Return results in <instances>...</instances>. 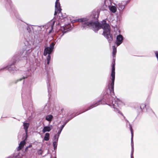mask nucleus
Segmentation results:
<instances>
[{
	"mask_svg": "<svg viewBox=\"0 0 158 158\" xmlns=\"http://www.w3.org/2000/svg\"><path fill=\"white\" fill-rule=\"evenodd\" d=\"M7 158H13V157L11 156H9V157H7Z\"/></svg>",
	"mask_w": 158,
	"mask_h": 158,
	"instance_id": "32",
	"label": "nucleus"
},
{
	"mask_svg": "<svg viewBox=\"0 0 158 158\" xmlns=\"http://www.w3.org/2000/svg\"><path fill=\"white\" fill-rule=\"evenodd\" d=\"M115 64L114 63H113L112 65V71L111 76L112 77L111 82L109 84L108 88L110 90V94L108 95L109 97L110 98V100H108L109 102L108 104L109 106H112L115 111H118V113L120 114L123 116L124 118L125 117L123 115V114L121 113L118 110V107L120 106V105L121 103V101L118 98H114L113 96L114 95V84L115 79Z\"/></svg>",
	"mask_w": 158,
	"mask_h": 158,
	"instance_id": "2",
	"label": "nucleus"
},
{
	"mask_svg": "<svg viewBox=\"0 0 158 158\" xmlns=\"http://www.w3.org/2000/svg\"><path fill=\"white\" fill-rule=\"evenodd\" d=\"M25 143V140L22 141L21 142L19 145V146L18 147L17 150H19L21 149L24 146V145Z\"/></svg>",
	"mask_w": 158,
	"mask_h": 158,
	"instance_id": "13",
	"label": "nucleus"
},
{
	"mask_svg": "<svg viewBox=\"0 0 158 158\" xmlns=\"http://www.w3.org/2000/svg\"><path fill=\"white\" fill-rule=\"evenodd\" d=\"M131 158H133V152H134V145H133V135L132 133V137L131 138Z\"/></svg>",
	"mask_w": 158,
	"mask_h": 158,
	"instance_id": "10",
	"label": "nucleus"
},
{
	"mask_svg": "<svg viewBox=\"0 0 158 158\" xmlns=\"http://www.w3.org/2000/svg\"><path fill=\"white\" fill-rule=\"evenodd\" d=\"M57 140L56 141H54L53 143V145L54 147V149L55 150L56 149L57 147Z\"/></svg>",
	"mask_w": 158,
	"mask_h": 158,
	"instance_id": "22",
	"label": "nucleus"
},
{
	"mask_svg": "<svg viewBox=\"0 0 158 158\" xmlns=\"http://www.w3.org/2000/svg\"><path fill=\"white\" fill-rule=\"evenodd\" d=\"M52 128V126L51 125L45 126L42 130V132L44 133L46 132L50 131Z\"/></svg>",
	"mask_w": 158,
	"mask_h": 158,
	"instance_id": "9",
	"label": "nucleus"
},
{
	"mask_svg": "<svg viewBox=\"0 0 158 158\" xmlns=\"http://www.w3.org/2000/svg\"><path fill=\"white\" fill-rule=\"evenodd\" d=\"M110 10L113 13H115L116 11V8L114 6H112L110 8Z\"/></svg>",
	"mask_w": 158,
	"mask_h": 158,
	"instance_id": "19",
	"label": "nucleus"
},
{
	"mask_svg": "<svg viewBox=\"0 0 158 158\" xmlns=\"http://www.w3.org/2000/svg\"><path fill=\"white\" fill-rule=\"evenodd\" d=\"M59 136H58L57 135H55L54 137V141H56L57 140V142L58 141Z\"/></svg>",
	"mask_w": 158,
	"mask_h": 158,
	"instance_id": "23",
	"label": "nucleus"
},
{
	"mask_svg": "<svg viewBox=\"0 0 158 158\" xmlns=\"http://www.w3.org/2000/svg\"><path fill=\"white\" fill-rule=\"evenodd\" d=\"M146 107V105L144 104H142L140 106V108L141 109H143L144 108Z\"/></svg>",
	"mask_w": 158,
	"mask_h": 158,
	"instance_id": "24",
	"label": "nucleus"
},
{
	"mask_svg": "<svg viewBox=\"0 0 158 158\" xmlns=\"http://www.w3.org/2000/svg\"><path fill=\"white\" fill-rule=\"evenodd\" d=\"M69 120H68V121H66V122H65L62 126L61 127V128L60 129H63V128L65 125V124H66V123L69 121Z\"/></svg>",
	"mask_w": 158,
	"mask_h": 158,
	"instance_id": "25",
	"label": "nucleus"
},
{
	"mask_svg": "<svg viewBox=\"0 0 158 158\" xmlns=\"http://www.w3.org/2000/svg\"><path fill=\"white\" fill-rule=\"evenodd\" d=\"M58 25H59L60 24H59V23H58Z\"/></svg>",
	"mask_w": 158,
	"mask_h": 158,
	"instance_id": "35",
	"label": "nucleus"
},
{
	"mask_svg": "<svg viewBox=\"0 0 158 158\" xmlns=\"http://www.w3.org/2000/svg\"><path fill=\"white\" fill-rule=\"evenodd\" d=\"M69 27V25H68L67 26H65L64 27L63 26L60 27V30L62 31V32L63 33V35L61 36H62L64 33H66V32L70 30Z\"/></svg>",
	"mask_w": 158,
	"mask_h": 158,
	"instance_id": "8",
	"label": "nucleus"
},
{
	"mask_svg": "<svg viewBox=\"0 0 158 158\" xmlns=\"http://www.w3.org/2000/svg\"><path fill=\"white\" fill-rule=\"evenodd\" d=\"M27 42L28 44L27 46L25 45L23 50H22L19 53L18 55L14 56L13 58L14 61L13 64H14L17 61L16 59H18L19 57H27L28 56L31 52L32 51V46L33 44V40L31 41H27Z\"/></svg>",
	"mask_w": 158,
	"mask_h": 158,
	"instance_id": "3",
	"label": "nucleus"
},
{
	"mask_svg": "<svg viewBox=\"0 0 158 158\" xmlns=\"http://www.w3.org/2000/svg\"><path fill=\"white\" fill-rule=\"evenodd\" d=\"M102 100H100L98 101L97 102L94 104V105H91L90 107H89L88 109L86 110L85 111H87L89 110L90 109H91L93 108L94 107L96 106H98L100 104H101V102Z\"/></svg>",
	"mask_w": 158,
	"mask_h": 158,
	"instance_id": "12",
	"label": "nucleus"
},
{
	"mask_svg": "<svg viewBox=\"0 0 158 158\" xmlns=\"http://www.w3.org/2000/svg\"><path fill=\"white\" fill-rule=\"evenodd\" d=\"M59 0H56L55 3V11L54 15H56L58 13L60 17V15H62L61 11L62 9L61 8L60 4L59 2Z\"/></svg>",
	"mask_w": 158,
	"mask_h": 158,
	"instance_id": "5",
	"label": "nucleus"
},
{
	"mask_svg": "<svg viewBox=\"0 0 158 158\" xmlns=\"http://www.w3.org/2000/svg\"><path fill=\"white\" fill-rule=\"evenodd\" d=\"M50 138V135L49 133H47L45 134L44 140L45 141H48Z\"/></svg>",
	"mask_w": 158,
	"mask_h": 158,
	"instance_id": "17",
	"label": "nucleus"
},
{
	"mask_svg": "<svg viewBox=\"0 0 158 158\" xmlns=\"http://www.w3.org/2000/svg\"><path fill=\"white\" fill-rule=\"evenodd\" d=\"M112 47L113 48L112 55L114 57H115V55L117 51L116 48L115 46H113Z\"/></svg>",
	"mask_w": 158,
	"mask_h": 158,
	"instance_id": "18",
	"label": "nucleus"
},
{
	"mask_svg": "<svg viewBox=\"0 0 158 158\" xmlns=\"http://www.w3.org/2000/svg\"><path fill=\"white\" fill-rule=\"evenodd\" d=\"M27 29L29 32L30 31H31V28L29 26H27Z\"/></svg>",
	"mask_w": 158,
	"mask_h": 158,
	"instance_id": "27",
	"label": "nucleus"
},
{
	"mask_svg": "<svg viewBox=\"0 0 158 158\" xmlns=\"http://www.w3.org/2000/svg\"><path fill=\"white\" fill-rule=\"evenodd\" d=\"M126 121L127 122V123H129V125L130 126V131H131V138L132 137V133H133V131L132 127L128 120L126 119Z\"/></svg>",
	"mask_w": 158,
	"mask_h": 158,
	"instance_id": "20",
	"label": "nucleus"
},
{
	"mask_svg": "<svg viewBox=\"0 0 158 158\" xmlns=\"http://www.w3.org/2000/svg\"><path fill=\"white\" fill-rule=\"evenodd\" d=\"M42 154V152L41 149H40L38 151V154L41 155Z\"/></svg>",
	"mask_w": 158,
	"mask_h": 158,
	"instance_id": "28",
	"label": "nucleus"
},
{
	"mask_svg": "<svg viewBox=\"0 0 158 158\" xmlns=\"http://www.w3.org/2000/svg\"><path fill=\"white\" fill-rule=\"evenodd\" d=\"M55 45V44L54 43H52L51 44L49 45V47H46L44 51V56H46L48 54L47 57V64H49L50 62V54L53 51V49L54 48V46Z\"/></svg>",
	"mask_w": 158,
	"mask_h": 158,
	"instance_id": "4",
	"label": "nucleus"
},
{
	"mask_svg": "<svg viewBox=\"0 0 158 158\" xmlns=\"http://www.w3.org/2000/svg\"><path fill=\"white\" fill-rule=\"evenodd\" d=\"M5 68H6L7 69H8L10 71H14L16 70L14 66L12 65H8Z\"/></svg>",
	"mask_w": 158,
	"mask_h": 158,
	"instance_id": "14",
	"label": "nucleus"
},
{
	"mask_svg": "<svg viewBox=\"0 0 158 158\" xmlns=\"http://www.w3.org/2000/svg\"><path fill=\"white\" fill-rule=\"evenodd\" d=\"M53 117V116L52 115H47L46 116L45 119L49 122H51L52 121Z\"/></svg>",
	"mask_w": 158,
	"mask_h": 158,
	"instance_id": "15",
	"label": "nucleus"
},
{
	"mask_svg": "<svg viewBox=\"0 0 158 158\" xmlns=\"http://www.w3.org/2000/svg\"><path fill=\"white\" fill-rule=\"evenodd\" d=\"M118 6H119L118 9L119 10H123L125 7L124 4H123L122 2L121 3H119Z\"/></svg>",
	"mask_w": 158,
	"mask_h": 158,
	"instance_id": "16",
	"label": "nucleus"
},
{
	"mask_svg": "<svg viewBox=\"0 0 158 158\" xmlns=\"http://www.w3.org/2000/svg\"><path fill=\"white\" fill-rule=\"evenodd\" d=\"M30 71H31V70H29L27 71V72H28L27 75V76H29L30 75V74H31Z\"/></svg>",
	"mask_w": 158,
	"mask_h": 158,
	"instance_id": "29",
	"label": "nucleus"
},
{
	"mask_svg": "<svg viewBox=\"0 0 158 158\" xmlns=\"http://www.w3.org/2000/svg\"><path fill=\"white\" fill-rule=\"evenodd\" d=\"M27 77H23V79H24V78H27Z\"/></svg>",
	"mask_w": 158,
	"mask_h": 158,
	"instance_id": "33",
	"label": "nucleus"
},
{
	"mask_svg": "<svg viewBox=\"0 0 158 158\" xmlns=\"http://www.w3.org/2000/svg\"><path fill=\"white\" fill-rule=\"evenodd\" d=\"M82 113V112H81V113ZM80 114V113H79L78 114H77V115H78V114Z\"/></svg>",
	"mask_w": 158,
	"mask_h": 158,
	"instance_id": "34",
	"label": "nucleus"
},
{
	"mask_svg": "<svg viewBox=\"0 0 158 158\" xmlns=\"http://www.w3.org/2000/svg\"><path fill=\"white\" fill-rule=\"evenodd\" d=\"M123 40V37L122 35H119L117 36L116 40L117 46L120 45L122 43Z\"/></svg>",
	"mask_w": 158,
	"mask_h": 158,
	"instance_id": "7",
	"label": "nucleus"
},
{
	"mask_svg": "<svg viewBox=\"0 0 158 158\" xmlns=\"http://www.w3.org/2000/svg\"><path fill=\"white\" fill-rule=\"evenodd\" d=\"M55 22V21L53 20L48 22L46 25V27H47V29L49 30V33L52 32L53 27Z\"/></svg>",
	"mask_w": 158,
	"mask_h": 158,
	"instance_id": "6",
	"label": "nucleus"
},
{
	"mask_svg": "<svg viewBox=\"0 0 158 158\" xmlns=\"http://www.w3.org/2000/svg\"><path fill=\"white\" fill-rule=\"evenodd\" d=\"M32 146V145H29L26 148V150H27V148H30V147H31Z\"/></svg>",
	"mask_w": 158,
	"mask_h": 158,
	"instance_id": "30",
	"label": "nucleus"
},
{
	"mask_svg": "<svg viewBox=\"0 0 158 158\" xmlns=\"http://www.w3.org/2000/svg\"><path fill=\"white\" fill-rule=\"evenodd\" d=\"M23 126L26 134L27 135L28 131V128L29 126V124L28 123L24 122L23 123Z\"/></svg>",
	"mask_w": 158,
	"mask_h": 158,
	"instance_id": "11",
	"label": "nucleus"
},
{
	"mask_svg": "<svg viewBox=\"0 0 158 158\" xmlns=\"http://www.w3.org/2000/svg\"><path fill=\"white\" fill-rule=\"evenodd\" d=\"M62 130V129H60V130L58 131V134H57V135L58 136H59V137L60 134Z\"/></svg>",
	"mask_w": 158,
	"mask_h": 158,
	"instance_id": "26",
	"label": "nucleus"
},
{
	"mask_svg": "<svg viewBox=\"0 0 158 158\" xmlns=\"http://www.w3.org/2000/svg\"><path fill=\"white\" fill-rule=\"evenodd\" d=\"M98 16H97V17H94V20H96L97 19V18H98Z\"/></svg>",
	"mask_w": 158,
	"mask_h": 158,
	"instance_id": "31",
	"label": "nucleus"
},
{
	"mask_svg": "<svg viewBox=\"0 0 158 158\" xmlns=\"http://www.w3.org/2000/svg\"><path fill=\"white\" fill-rule=\"evenodd\" d=\"M76 22H81V28L82 29L89 27L93 29L95 32H97L100 28L103 30V35L108 40L109 43H110L113 40L112 34L110 33V27L106 23V21L103 20L102 23L98 22H94L93 21H89L87 18H83L76 20Z\"/></svg>",
	"mask_w": 158,
	"mask_h": 158,
	"instance_id": "1",
	"label": "nucleus"
},
{
	"mask_svg": "<svg viewBox=\"0 0 158 158\" xmlns=\"http://www.w3.org/2000/svg\"><path fill=\"white\" fill-rule=\"evenodd\" d=\"M47 86L48 87V92L49 94L50 92H51V89H50L49 87H50V84L49 83V80H48L47 82Z\"/></svg>",
	"mask_w": 158,
	"mask_h": 158,
	"instance_id": "21",
	"label": "nucleus"
}]
</instances>
